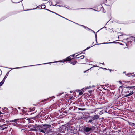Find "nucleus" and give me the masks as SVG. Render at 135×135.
Instances as JSON below:
<instances>
[{
	"label": "nucleus",
	"mask_w": 135,
	"mask_h": 135,
	"mask_svg": "<svg viewBox=\"0 0 135 135\" xmlns=\"http://www.w3.org/2000/svg\"><path fill=\"white\" fill-rule=\"evenodd\" d=\"M17 68H14V69H17Z\"/></svg>",
	"instance_id": "nucleus-27"
},
{
	"label": "nucleus",
	"mask_w": 135,
	"mask_h": 135,
	"mask_svg": "<svg viewBox=\"0 0 135 135\" xmlns=\"http://www.w3.org/2000/svg\"><path fill=\"white\" fill-rule=\"evenodd\" d=\"M84 56H82L81 57H79V58H80L81 59H83L84 57Z\"/></svg>",
	"instance_id": "nucleus-11"
},
{
	"label": "nucleus",
	"mask_w": 135,
	"mask_h": 135,
	"mask_svg": "<svg viewBox=\"0 0 135 135\" xmlns=\"http://www.w3.org/2000/svg\"><path fill=\"white\" fill-rule=\"evenodd\" d=\"M134 93V92H133V91H130V93L129 94V95H131L132 94H133Z\"/></svg>",
	"instance_id": "nucleus-9"
},
{
	"label": "nucleus",
	"mask_w": 135,
	"mask_h": 135,
	"mask_svg": "<svg viewBox=\"0 0 135 135\" xmlns=\"http://www.w3.org/2000/svg\"><path fill=\"white\" fill-rule=\"evenodd\" d=\"M74 56V55L69 56V57L65 59L64 61L70 60L71 59V57L72 56L73 57Z\"/></svg>",
	"instance_id": "nucleus-4"
},
{
	"label": "nucleus",
	"mask_w": 135,
	"mask_h": 135,
	"mask_svg": "<svg viewBox=\"0 0 135 135\" xmlns=\"http://www.w3.org/2000/svg\"><path fill=\"white\" fill-rule=\"evenodd\" d=\"M3 81L2 80V81L1 83H0V86H1L2 84L3 83Z\"/></svg>",
	"instance_id": "nucleus-12"
},
{
	"label": "nucleus",
	"mask_w": 135,
	"mask_h": 135,
	"mask_svg": "<svg viewBox=\"0 0 135 135\" xmlns=\"http://www.w3.org/2000/svg\"><path fill=\"white\" fill-rule=\"evenodd\" d=\"M129 96H130V95H129V94H126L125 95V97H127Z\"/></svg>",
	"instance_id": "nucleus-14"
},
{
	"label": "nucleus",
	"mask_w": 135,
	"mask_h": 135,
	"mask_svg": "<svg viewBox=\"0 0 135 135\" xmlns=\"http://www.w3.org/2000/svg\"><path fill=\"white\" fill-rule=\"evenodd\" d=\"M2 114V113H1V112H0V115Z\"/></svg>",
	"instance_id": "nucleus-23"
},
{
	"label": "nucleus",
	"mask_w": 135,
	"mask_h": 135,
	"mask_svg": "<svg viewBox=\"0 0 135 135\" xmlns=\"http://www.w3.org/2000/svg\"><path fill=\"white\" fill-rule=\"evenodd\" d=\"M83 9H89V8H84Z\"/></svg>",
	"instance_id": "nucleus-24"
},
{
	"label": "nucleus",
	"mask_w": 135,
	"mask_h": 135,
	"mask_svg": "<svg viewBox=\"0 0 135 135\" xmlns=\"http://www.w3.org/2000/svg\"><path fill=\"white\" fill-rule=\"evenodd\" d=\"M91 128H89L88 127H85L83 129V130L84 131L86 132H89L92 130Z\"/></svg>",
	"instance_id": "nucleus-3"
},
{
	"label": "nucleus",
	"mask_w": 135,
	"mask_h": 135,
	"mask_svg": "<svg viewBox=\"0 0 135 135\" xmlns=\"http://www.w3.org/2000/svg\"><path fill=\"white\" fill-rule=\"evenodd\" d=\"M45 7V6L44 5H43L41 7V8H42V7H43V8H44Z\"/></svg>",
	"instance_id": "nucleus-13"
},
{
	"label": "nucleus",
	"mask_w": 135,
	"mask_h": 135,
	"mask_svg": "<svg viewBox=\"0 0 135 135\" xmlns=\"http://www.w3.org/2000/svg\"><path fill=\"white\" fill-rule=\"evenodd\" d=\"M78 109L79 110H85V109H82V108H78Z\"/></svg>",
	"instance_id": "nucleus-8"
},
{
	"label": "nucleus",
	"mask_w": 135,
	"mask_h": 135,
	"mask_svg": "<svg viewBox=\"0 0 135 135\" xmlns=\"http://www.w3.org/2000/svg\"><path fill=\"white\" fill-rule=\"evenodd\" d=\"M7 128V127H5V128H3V129H2V130H4V129H5L6 128Z\"/></svg>",
	"instance_id": "nucleus-21"
},
{
	"label": "nucleus",
	"mask_w": 135,
	"mask_h": 135,
	"mask_svg": "<svg viewBox=\"0 0 135 135\" xmlns=\"http://www.w3.org/2000/svg\"><path fill=\"white\" fill-rule=\"evenodd\" d=\"M89 48L87 47V49Z\"/></svg>",
	"instance_id": "nucleus-28"
},
{
	"label": "nucleus",
	"mask_w": 135,
	"mask_h": 135,
	"mask_svg": "<svg viewBox=\"0 0 135 135\" xmlns=\"http://www.w3.org/2000/svg\"><path fill=\"white\" fill-rule=\"evenodd\" d=\"M56 15H59V16H61V17H62V16H60V15H58V14H57V13H56Z\"/></svg>",
	"instance_id": "nucleus-22"
},
{
	"label": "nucleus",
	"mask_w": 135,
	"mask_h": 135,
	"mask_svg": "<svg viewBox=\"0 0 135 135\" xmlns=\"http://www.w3.org/2000/svg\"><path fill=\"white\" fill-rule=\"evenodd\" d=\"M131 88V87H129V86H128V87H126V89H128V88Z\"/></svg>",
	"instance_id": "nucleus-15"
},
{
	"label": "nucleus",
	"mask_w": 135,
	"mask_h": 135,
	"mask_svg": "<svg viewBox=\"0 0 135 135\" xmlns=\"http://www.w3.org/2000/svg\"><path fill=\"white\" fill-rule=\"evenodd\" d=\"M84 118L85 119H87V118H87V117H80V119H83Z\"/></svg>",
	"instance_id": "nucleus-6"
},
{
	"label": "nucleus",
	"mask_w": 135,
	"mask_h": 135,
	"mask_svg": "<svg viewBox=\"0 0 135 135\" xmlns=\"http://www.w3.org/2000/svg\"><path fill=\"white\" fill-rule=\"evenodd\" d=\"M134 40L135 41V37L134 38Z\"/></svg>",
	"instance_id": "nucleus-26"
},
{
	"label": "nucleus",
	"mask_w": 135,
	"mask_h": 135,
	"mask_svg": "<svg viewBox=\"0 0 135 135\" xmlns=\"http://www.w3.org/2000/svg\"><path fill=\"white\" fill-rule=\"evenodd\" d=\"M87 118H93V120H94L98 119L99 118V116L97 115H96L93 116H88L87 117Z\"/></svg>",
	"instance_id": "nucleus-2"
},
{
	"label": "nucleus",
	"mask_w": 135,
	"mask_h": 135,
	"mask_svg": "<svg viewBox=\"0 0 135 135\" xmlns=\"http://www.w3.org/2000/svg\"><path fill=\"white\" fill-rule=\"evenodd\" d=\"M83 94V92L82 91H80L79 92V95H82Z\"/></svg>",
	"instance_id": "nucleus-10"
},
{
	"label": "nucleus",
	"mask_w": 135,
	"mask_h": 135,
	"mask_svg": "<svg viewBox=\"0 0 135 135\" xmlns=\"http://www.w3.org/2000/svg\"><path fill=\"white\" fill-rule=\"evenodd\" d=\"M76 62H73V63H72V64H73V65H75V64H76Z\"/></svg>",
	"instance_id": "nucleus-17"
},
{
	"label": "nucleus",
	"mask_w": 135,
	"mask_h": 135,
	"mask_svg": "<svg viewBox=\"0 0 135 135\" xmlns=\"http://www.w3.org/2000/svg\"><path fill=\"white\" fill-rule=\"evenodd\" d=\"M127 76H128V74H127Z\"/></svg>",
	"instance_id": "nucleus-29"
},
{
	"label": "nucleus",
	"mask_w": 135,
	"mask_h": 135,
	"mask_svg": "<svg viewBox=\"0 0 135 135\" xmlns=\"http://www.w3.org/2000/svg\"><path fill=\"white\" fill-rule=\"evenodd\" d=\"M18 108L19 109H20V107H18Z\"/></svg>",
	"instance_id": "nucleus-25"
},
{
	"label": "nucleus",
	"mask_w": 135,
	"mask_h": 135,
	"mask_svg": "<svg viewBox=\"0 0 135 135\" xmlns=\"http://www.w3.org/2000/svg\"><path fill=\"white\" fill-rule=\"evenodd\" d=\"M39 7H39V6H37V7L36 8H35V9H37V8H39Z\"/></svg>",
	"instance_id": "nucleus-20"
},
{
	"label": "nucleus",
	"mask_w": 135,
	"mask_h": 135,
	"mask_svg": "<svg viewBox=\"0 0 135 135\" xmlns=\"http://www.w3.org/2000/svg\"><path fill=\"white\" fill-rule=\"evenodd\" d=\"M95 38H96V41L97 40V36L96 34H95Z\"/></svg>",
	"instance_id": "nucleus-16"
},
{
	"label": "nucleus",
	"mask_w": 135,
	"mask_h": 135,
	"mask_svg": "<svg viewBox=\"0 0 135 135\" xmlns=\"http://www.w3.org/2000/svg\"><path fill=\"white\" fill-rule=\"evenodd\" d=\"M90 88V87H89V88L87 87L86 88H86H83V89H82V91L83 92H84V91H85V90H86V89H88Z\"/></svg>",
	"instance_id": "nucleus-5"
},
{
	"label": "nucleus",
	"mask_w": 135,
	"mask_h": 135,
	"mask_svg": "<svg viewBox=\"0 0 135 135\" xmlns=\"http://www.w3.org/2000/svg\"><path fill=\"white\" fill-rule=\"evenodd\" d=\"M7 77V76H6V75L5 77H4V79H3V81H4V79L5 78H6Z\"/></svg>",
	"instance_id": "nucleus-19"
},
{
	"label": "nucleus",
	"mask_w": 135,
	"mask_h": 135,
	"mask_svg": "<svg viewBox=\"0 0 135 135\" xmlns=\"http://www.w3.org/2000/svg\"><path fill=\"white\" fill-rule=\"evenodd\" d=\"M90 118V119L88 122V123H91L94 120H93V118Z\"/></svg>",
	"instance_id": "nucleus-7"
},
{
	"label": "nucleus",
	"mask_w": 135,
	"mask_h": 135,
	"mask_svg": "<svg viewBox=\"0 0 135 135\" xmlns=\"http://www.w3.org/2000/svg\"><path fill=\"white\" fill-rule=\"evenodd\" d=\"M51 126L50 125H44L43 127L39 128V130L41 132L45 134L49 133L50 131V129L51 127Z\"/></svg>",
	"instance_id": "nucleus-1"
},
{
	"label": "nucleus",
	"mask_w": 135,
	"mask_h": 135,
	"mask_svg": "<svg viewBox=\"0 0 135 135\" xmlns=\"http://www.w3.org/2000/svg\"><path fill=\"white\" fill-rule=\"evenodd\" d=\"M17 120V119L13 120H12V122H15V121H16Z\"/></svg>",
	"instance_id": "nucleus-18"
}]
</instances>
